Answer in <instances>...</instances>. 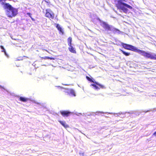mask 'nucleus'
<instances>
[{"label": "nucleus", "instance_id": "3", "mask_svg": "<svg viewBox=\"0 0 156 156\" xmlns=\"http://www.w3.org/2000/svg\"><path fill=\"white\" fill-rule=\"evenodd\" d=\"M127 0H118L116 4L118 9L119 10L120 12H123L126 14L128 13L129 10L132 9L133 8L130 5L125 3Z\"/></svg>", "mask_w": 156, "mask_h": 156}, {"label": "nucleus", "instance_id": "1", "mask_svg": "<svg viewBox=\"0 0 156 156\" xmlns=\"http://www.w3.org/2000/svg\"><path fill=\"white\" fill-rule=\"evenodd\" d=\"M1 4L3 5L5 10V13L8 17H14L18 14V9L13 7L9 3L2 2H1Z\"/></svg>", "mask_w": 156, "mask_h": 156}, {"label": "nucleus", "instance_id": "2", "mask_svg": "<svg viewBox=\"0 0 156 156\" xmlns=\"http://www.w3.org/2000/svg\"><path fill=\"white\" fill-rule=\"evenodd\" d=\"M97 20L100 23V25L104 28L105 30L111 31L115 34H120L122 32L118 29L112 25H110L107 23L101 20L100 18L98 17Z\"/></svg>", "mask_w": 156, "mask_h": 156}, {"label": "nucleus", "instance_id": "5", "mask_svg": "<svg viewBox=\"0 0 156 156\" xmlns=\"http://www.w3.org/2000/svg\"><path fill=\"white\" fill-rule=\"evenodd\" d=\"M139 54L146 58L156 60V54L150 51H146L140 50Z\"/></svg>", "mask_w": 156, "mask_h": 156}, {"label": "nucleus", "instance_id": "37", "mask_svg": "<svg viewBox=\"0 0 156 156\" xmlns=\"http://www.w3.org/2000/svg\"><path fill=\"white\" fill-rule=\"evenodd\" d=\"M76 114V115H78L77 114Z\"/></svg>", "mask_w": 156, "mask_h": 156}, {"label": "nucleus", "instance_id": "16", "mask_svg": "<svg viewBox=\"0 0 156 156\" xmlns=\"http://www.w3.org/2000/svg\"><path fill=\"white\" fill-rule=\"evenodd\" d=\"M41 58L44 59H50V60H53L54 59V58L53 57H49L48 56H45L44 57H41Z\"/></svg>", "mask_w": 156, "mask_h": 156}, {"label": "nucleus", "instance_id": "30", "mask_svg": "<svg viewBox=\"0 0 156 156\" xmlns=\"http://www.w3.org/2000/svg\"><path fill=\"white\" fill-rule=\"evenodd\" d=\"M111 18H114V17H113V16H111Z\"/></svg>", "mask_w": 156, "mask_h": 156}, {"label": "nucleus", "instance_id": "18", "mask_svg": "<svg viewBox=\"0 0 156 156\" xmlns=\"http://www.w3.org/2000/svg\"><path fill=\"white\" fill-rule=\"evenodd\" d=\"M156 111V108H154L153 109H150L149 110H147V111H144V112H145V113H146L148 112H149L150 111H152V112H154Z\"/></svg>", "mask_w": 156, "mask_h": 156}, {"label": "nucleus", "instance_id": "35", "mask_svg": "<svg viewBox=\"0 0 156 156\" xmlns=\"http://www.w3.org/2000/svg\"><path fill=\"white\" fill-rule=\"evenodd\" d=\"M55 78L56 79H58V77H55Z\"/></svg>", "mask_w": 156, "mask_h": 156}, {"label": "nucleus", "instance_id": "27", "mask_svg": "<svg viewBox=\"0 0 156 156\" xmlns=\"http://www.w3.org/2000/svg\"><path fill=\"white\" fill-rule=\"evenodd\" d=\"M23 57H20L19 58V59H17V60H22V58Z\"/></svg>", "mask_w": 156, "mask_h": 156}, {"label": "nucleus", "instance_id": "29", "mask_svg": "<svg viewBox=\"0 0 156 156\" xmlns=\"http://www.w3.org/2000/svg\"><path fill=\"white\" fill-rule=\"evenodd\" d=\"M2 0H0V2H2Z\"/></svg>", "mask_w": 156, "mask_h": 156}, {"label": "nucleus", "instance_id": "33", "mask_svg": "<svg viewBox=\"0 0 156 156\" xmlns=\"http://www.w3.org/2000/svg\"><path fill=\"white\" fill-rule=\"evenodd\" d=\"M100 112V113H103V112Z\"/></svg>", "mask_w": 156, "mask_h": 156}, {"label": "nucleus", "instance_id": "15", "mask_svg": "<svg viewBox=\"0 0 156 156\" xmlns=\"http://www.w3.org/2000/svg\"><path fill=\"white\" fill-rule=\"evenodd\" d=\"M72 38L71 37H69L67 39V42L69 46H70L71 45L73 44L72 43Z\"/></svg>", "mask_w": 156, "mask_h": 156}, {"label": "nucleus", "instance_id": "17", "mask_svg": "<svg viewBox=\"0 0 156 156\" xmlns=\"http://www.w3.org/2000/svg\"><path fill=\"white\" fill-rule=\"evenodd\" d=\"M83 114L84 115H85V116H86V115L90 116L91 115L94 116L97 114H95V113H94V112H92L91 113H85V114L84 113H83Z\"/></svg>", "mask_w": 156, "mask_h": 156}, {"label": "nucleus", "instance_id": "9", "mask_svg": "<svg viewBox=\"0 0 156 156\" xmlns=\"http://www.w3.org/2000/svg\"><path fill=\"white\" fill-rule=\"evenodd\" d=\"M55 27L58 30L60 34H61L62 35L64 34V30L60 24L58 23L56 24Z\"/></svg>", "mask_w": 156, "mask_h": 156}, {"label": "nucleus", "instance_id": "7", "mask_svg": "<svg viewBox=\"0 0 156 156\" xmlns=\"http://www.w3.org/2000/svg\"><path fill=\"white\" fill-rule=\"evenodd\" d=\"M46 16L48 18L53 19L54 17V14L53 12L50 9L46 10Z\"/></svg>", "mask_w": 156, "mask_h": 156}, {"label": "nucleus", "instance_id": "23", "mask_svg": "<svg viewBox=\"0 0 156 156\" xmlns=\"http://www.w3.org/2000/svg\"><path fill=\"white\" fill-rule=\"evenodd\" d=\"M4 53L5 56H6L7 58L9 57V56L8 54L6 53V51H5V52H4Z\"/></svg>", "mask_w": 156, "mask_h": 156}, {"label": "nucleus", "instance_id": "19", "mask_svg": "<svg viewBox=\"0 0 156 156\" xmlns=\"http://www.w3.org/2000/svg\"><path fill=\"white\" fill-rule=\"evenodd\" d=\"M0 47L1 49L2 50V51H1L2 52H5V51H6V50L5 49V48H4L3 46L0 45Z\"/></svg>", "mask_w": 156, "mask_h": 156}, {"label": "nucleus", "instance_id": "20", "mask_svg": "<svg viewBox=\"0 0 156 156\" xmlns=\"http://www.w3.org/2000/svg\"><path fill=\"white\" fill-rule=\"evenodd\" d=\"M27 14L29 17H30V18H31V17H32V14L31 13H30V12H27Z\"/></svg>", "mask_w": 156, "mask_h": 156}, {"label": "nucleus", "instance_id": "36", "mask_svg": "<svg viewBox=\"0 0 156 156\" xmlns=\"http://www.w3.org/2000/svg\"><path fill=\"white\" fill-rule=\"evenodd\" d=\"M119 114H120L121 113H119ZM121 114H122V113H121Z\"/></svg>", "mask_w": 156, "mask_h": 156}, {"label": "nucleus", "instance_id": "11", "mask_svg": "<svg viewBox=\"0 0 156 156\" xmlns=\"http://www.w3.org/2000/svg\"><path fill=\"white\" fill-rule=\"evenodd\" d=\"M69 46V47L68 48V49L70 51L74 53H76V49L74 47L73 45L72 44Z\"/></svg>", "mask_w": 156, "mask_h": 156}, {"label": "nucleus", "instance_id": "21", "mask_svg": "<svg viewBox=\"0 0 156 156\" xmlns=\"http://www.w3.org/2000/svg\"><path fill=\"white\" fill-rule=\"evenodd\" d=\"M79 154L80 156H84V153H83L82 151H80L79 153Z\"/></svg>", "mask_w": 156, "mask_h": 156}, {"label": "nucleus", "instance_id": "25", "mask_svg": "<svg viewBox=\"0 0 156 156\" xmlns=\"http://www.w3.org/2000/svg\"><path fill=\"white\" fill-rule=\"evenodd\" d=\"M45 2L48 3H50L49 0H44Z\"/></svg>", "mask_w": 156, "mask_h": 156}, {"label": "nucleus", "instance_id": "4", "mask_svg": "<svg viewBox=\"0 0 156 156\" xmlns=\"http://www.w3.org/2000/svg\"><path fill=\"white\" fill-rule=\"evenodd\" d=\"M86 77L88 81L94 83H93L91 84L90 86H92L93 88L95 90H100V88L101 89H105L106 88V87L105 86L96 81L91 76L90 77L88 76H86Z\"/></svg>", "mask_w": 156, "mask_h": 156}, {"label": "nucleus", "instance_id": "34", "mask_svg": "<svg viewBox=\"0 0 156 156\" xmlns=\"http://www.w3.org/2000/svg\"><path fill=\"white\" fill-rule=\"evenodd\" d=\"M79 114H80V115H82V114H81V113H79Z\"/></svg>", "mask_w": 156, "mask_h": 156}, {"label": "nucleus", "instance_id": "26", "mask_svg": "<svg viewBox=\"0 0 156 156\" xmlns=\"http://www.w3.org/2000/svg\"><path fill=\"white\" fill-rule=\"evenodd\" d=\"M153 135L156 136V131H155L153 134Z\"/></svg>", "mask_w": 156, "mask_h": 156}, {"label": "nucleus", "instance_id": "13", "mask_svg": "<svg viewBox=\"0 0 156 156\" xmlns=\"http://www.w3.org/2000/svg\"><path fill=\"white\" fill-rule=\"evenodd\" d=\"M64 127L66 128L68 127V125L66 124L65 121H58Z\"/></svg>", "mask_w": 156, "mask_h": 156}, {"label": "nucleus", "instance_id": "8", "mask_svg": "<svg viewBox=\"0 0 156 156\" xmlns=\"http://www.w3.org/2000/svg\"><path fill=\"white\" fill-rule=\"evenodd\" d=\"M60 112L61 115L63 117H68L71 114L70 112L68 111H61Z\"/></svg>", "mask_w": 156, "mask_h": 156}, {"label": "nucleus", "instance_id": "10", "mask_svg": "<svg viewBox=\"0 0 156 156\" xmlns=\"http://www.w3.org/2000/svg\"><path fill=\"white\" fill-rule=\"evenodd\" d=\"M65 92H67L68 94H70L74 96H76V94L74 90L72 89H66L65 90Z\"/></svg>", "mask_w": 156, "mask_h": 156}, {"label": "nucleus", "instance_id": "28", "mask_svg": "<svg viewBox=\"0 0 156 156\" xmlns=\"http://www.w3.org/2000/svg\"><path fill=\"white\" fill-rule=\"evenodd\" d=\"M31 20H32V21H35V20L34 18H32V17H31Z\"/></svg>", "mask_w": 156, "mask_h": 156}, {"label": "nucleus", "instance_id": "6", "mask_svg": "<svg viewBox=\"0 0 156 156\" xmlns=\"http://www.w3.org/2000/svg\"><path fill=\"white\" fill-rule=\"evenodd\" d=\"M121 45L125 49L131 50L139 53L140 49L137 48L130 44H128L123 42H121Z\"/></svg>", "mask_w": 156, "mask_h": 156}, {"label": "nucleus", "instance_id": "31", "mask_svg": "<svg viewBox=\"0 0 156 156\" xmlns=\"http://www.w3.org/2000/svg\"><path fill=\"white\" fill-rule=\"evenodd\" d=\"M0 87L1 88H2V87L1 86H0Z\"/></svg>", "mask_w": 156, "mask_h": 156}, {"label": "nucleus", "instance_id": "32", "mask_svg": "<svg viewBox=\"0 0 156 156\" xmlns=\"http://www.w3.org/2000/svg\"><path fill=\"white\" fill-rule=\"evenodd\" d=\"M58 87H60V88H61V87L60 86H58Z\"/></svg>", "mask_w": 156, "mask_h": 156}, {"label": "nucleus", "instance_id": "12", "mask_svg": "<svg viewBox=\"0 0 156 156\" xmlns=\"http://www.w3.org/2000/svg\"><path fill=\"white\" fill-rule=\"evenodd\" d=\"M18 98H19V99L21 101L25 102H26L28 100V99L25 97H20L19 96H18Z\"/></svg>", "mask_w": 156, "mask_h": 156}, {"label": "nucleus", "instance_id": "14", "mask_svg": "<svg viewBox=\"0 0 156 156\" xmlns=\"http://www.w3.org/2000/svg\"><path fill=\"white\" fill-rule=\"evenodd\" d=\"M119 50L121 51L123 54L126 56H129L130 55V53L124 51L120 48Z\"/></svg>", "mask_w": 156, "mask_h": 156}, {"label": "nucleus", "instance_id": "24", "mask_svg": "<svg viewBox=\"0 0 156 156\" xmlns=\"http://www.w3.org/2000/svg\"><path fill=\"white\" fill-rule=\"evenodd\" d=\"M113 10L114 11V12H116L118 15L119 16H121V15L120 14H119L118 13V12H117V11L116 10H115L114 9H113Z\"/></svg>", "mask_w": 156, "mask_h": 156}, {"label": "nucleus", "instance_id": "22", "mask_svg": "<svg viewBox=\"0 0 156 156\" xmlns=\"http://www.w3.org/2000/svg\"><path fill=\"white\" fill-rule=\"evenodd\" d=\"M131 63V62L130 61L128 62H126V65L127 66H129V67H131V66H130V63Z\"/></svg>", "mask_w": 156, "mask_h": 156}]
</instances>
